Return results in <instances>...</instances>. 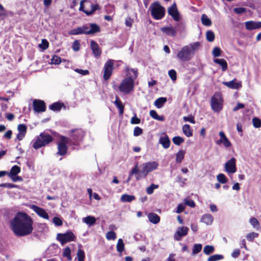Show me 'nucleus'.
<instances>
[{"mask_svg":"<svg viewBox=\"0 0 261 261\" xmlns=\"http://www.w3.org/2000/svg\"><path fill=\"white\" fill-rule=\"evenodd\" d=\"M148 218L149 221L153 224H157L160 222V217L155 213H151L148 215Z\"/></svg>","mask_w":261,"mask_h":261,"instance_id":"25","label":"nucleus"},{"mask_svg":"<svg viewBox=\"0 0 261 261\" xmlns=\"http://www.w3.org/2000/svg\"><path fill=\"white\" fill-rule=\"evenodd\" d=\"M168 74H169V76H170V77L171 78V79L173 81H175L176 80V72L174 70H173V69L170 70L168 71Z\"/></svg>","mask_w":261,"mask_h":261,"instance_id":"54","label":"nucleus"},{"mask_svg":"<svg viewBox=\"0 0 261 261\" xmlns=\"http://www.w3.org/2000/svg\"><path fill=\"white\" fill-rule=\"evenodd\" d=\"M31 208L40 217L47 220L49 219L48 214L43 208L35 205H32Z\"/></svg>","mask_w":261,"mask_h":261,"instance_id":"14","label":"nucleus"},{"mask_svg":"<svg viewBox=\"0 0 261 261\" xmlns=\"http://www.w3.org/2000/svg\"><path fill=\"white\" fill-rule=\"evenodd\" d=\"M222 84L226 87L232 89H239L242 87L241 83L240 82H237L236 79H233L229 82H223Z\"/></svg>","mask_w":261,"mask_h":261,"instance_id":"17","label":"nucleus"},{"mask_svg":"<svg viewBox=\"0 0 261 261\" xmlns=\"http://www.w3.org/2000/svg\"><path fill=\"white\" fill-rule=\"evenodd\" d=\"M246 29L252 30L261 28V21H248L245 23Z\"/></svg>","mask_w":261,"mask_h":261,"instance_id":"18","label":"nucleus"},{"mask_svg":"<svg viewBox=\"0 0 261 261\" xmlns=\"http://www.w3.org/2000/svg\"><path fill=\"white\" fill-rule=\"evenodd\" d=\"M221 50L218 47H215L212 51L213 55L215 57H219L221 55Z\"/></svg>","mask_w":261,"mask_h":261,"instance_id":"53","label":"nucleus"},{"mask_svg":"<svg viewBox=\"0 0 261 261\" xmlns=\"http://www.w3.org/2000/svg\"><path fill=\"white\" fill-rule=\"evenodd\" d=\"M168 14L173 17L174 20L178 21L179 20L180 16L175 3L173 4L172 5L168 8Z\"/></svg>","mask_w":261,"mask_h":261,"instance_id":"15","label":"nucleus"},{"mask_svg":"<svg viewBox=\"0 0 261 261\" xmlns=\"http://www.w3.org/2000/svg\"><path fill=\"white\" fill-rule=\"evenodd\" d=\"M75 236L71 231H67L65 233H58L57 239L60 242L62 245H64L68 242L73 241Z\"/></svg>","mask_w":261,"mask_h":261,"instance_id":"9","label":"nucleus"},{"mask_svg":"<svg viewBox=\"0 0 261 261\" xmlns=\"http://www.w3.org/2000/svg\"><path fill=\"white\" fill-rule=\"evenodd\" d=\"M58 151L57 153L60 155H65L67 150V146L66 144L63 143H59L58 145Z\"/></svg>","mask_w":261,"mask_h":261,"instance_id":"23","label":"nucleus"},{"mask_svg":"<svg viewBox=\"0 0 261 261\" xmlns=\"http://www.w3.org/2000/svg\"><path fill=\"white\" fill-rule=\"evenodd\" d=\"M63 255L66 257L68 260H71V250L69 247H66L64 249Z\"/></svg>","mask_w":261,"mask_h":261,"instance_id":"39","label":"nucleus"},{"mask_svg":"<svg viewBox=\"0 0 261 261\" xmlns=\"http://www.w3.org/2000/svg\"><path fill=\"white\" fill-rule=\"evenodd\" d=\"M74 71L77 73H79L84 75H87L89 74V71L87 70H83L77 68L74 69Z\"/></svg>","mask_w":261,"mask_h":261,"instance_id":"63","label":"nucleus"},{"mask_svg":"<svg viewBox=\"0 0 261 261\" xmlns=\"http://www.w3.org/2000/svg\"><path fill=\"white\" fill-rule=\"evenodd\" d=\"M106 237L108 240H114L116 238V234L113 231H110L106 233Z\"/></svg>","mask_w":261,"mask_h":261,"instance_id":"46","label":"nucleus"},{"mask_svg":"<svg viewBox=\"0 0 261 261\" xmlns=\"http://www.w3.org/2000/svg\"><path fill=\"white\" fill-rule=\"evenodd\" d=\"M202 249V245L200 244H196L194 245L192 253L193 254H197L200 252Z\"/></svg>","mask_w":261,"mask_h":261,"instance_id":"48","label":"nucleus"},{"mask_svg":"<svg viewBox=\"0 0 261 261\" xmlns=\"http://www.w3.org/2000/svg\"><path fill=\"white\" fill-rule=\"evenodd\" d=\"M20 168L17 165H15L11 168L10 172L8 173V175L9 177H12L13 175H16L20 172Z\"/></svg>","mask_w":261,"mask_h":261,"instance_id":"32","label":"nucleus"},{"mask_svg":"<svg viewBox=\"0 0 261 261\" xmlns=\"http://www.w3.org/2000/svg\"><path fill=\"white\" fill-rule=\"evenodd\" d=\"M63 106V104L59 102H56L49 106V108L51 110L54 111H60L62 107Z\"/></svg>","mask_w":261,"mask_h":261,"instance_id":"34","label":"nucleus"},{"mask_svg":"<svg viewBox=\"0 0 261 261\" xmlns=\"http://www.w3.org/2000/svg\"><path fill=\"white\" fill-rule=\"evenodd\" d=\"M100 31V27L95 23H90V26L83 25L76 29L72 30L69 34L77 35L79 34L91 35Z\"/></svg>","mask_w":261,"mask_h":261,"instance_id":"4","label":"nucleus"},{"mask_svg":"<svg viewBox=\"0 0 261 261\" xmlns=\"http://www.w3.org/2000/svg\"><path fill=\"white\" fill-rule=\"evenodd\" d=\"M84 2H86V1H82L80 3V7L79 8L80 11H83L85 14L87 15H90L93 14L96 10L99 9V6L98 4H90V6L91 7V10H84V5L83 3Z\"/></svg>","mask_w":261,"mask_h":261,"instance_id":"16","label":"nucleus"},{"mask_svg":"<svg viewBox=\"0 0 261 261\" xmlns=\"http://www.w3.org/2000/svg\"><path fill=\"white\" fill-rule=\"evenodd\" d=\"M80 43L77 40H75L73 42L72 45V48L74 51H78L80 49Z\"/></svg>","mask_w":261,"mask_h":261,"instance_id":"61","label":"nucleus"},{"mask_svg":"<svg viewBox=\"0 0 261 261\" xmlns=\"http://www.w3.org/2000/svg\"><path fill=\"white\" fill-rule=\"evenodd\" d=\"M135 196L128 194H123L121 196V201L123 202H130L135 199Z\"/></svg>","mask_w":261,"mask_h":261,"instance_id":"30","label":"nucleus"},{"mask_svg":"<svg viewBox=\"0 0 261 261\" xmlns=\"http://www.w3.org/2000/svg\"><path fill=\"white\" fill-rule=\"evenodd\" d=\"M76 255L78 261H84L85 254L84 251L83 250L79 249L77 250Z\"/></svg>","mask_w":261,"mask_h":261,"instance_id":"40","label":"nucleus"},{"mask_svg":"<svg viewBox=\"0 0 261 261\" xmlns=\"http://www.w3.org/2000/svg\"><path fill=\"white\" fill-rule=\"evenodd\" d=\"M185 206L184 204L180 203V204H179L177 207V210L176 211V213H180L181 212H182L184 210H185Z\"/></svg>","mask_w":261,"mask_h":261,"instance_id":"64","label":"nucleus"},{"mask_svg":"<svg viewBox=\"0 0 261 261\" xmlns=\"http://www.w3.org/2000/svg\"><path fill=\"white\" fill-rule=\"evenodd\" d=\"M82 221L85 223L87 224L89 226L94 225L96 222V219L92 216H89L83 218Z\"/></svg>","mask_w":261,"mask_h":261,"instance_id":"29","label":"nucleus"},{"mask_svg":"<svg viewBox=\"0 0 261 261\" xmlns=\"http://www.w3.org/2000/svg\"><path fill=\"white\" fill-rule=\"evenodd\" d=\"M159 166V164L155 162H148L143 164L141 165L142 169L140 173L136 177L137 180L140 179L142 177H145L148 173L156 170Z\"/></svg>","mask_w":261,"mask_h":261,"instance_id":"5","label":"nucleus"},{"mask_svg":"<svg viewBox=\"0 0 261 261\" xmlns=\"http://www.w3.org/2000/svg\"><path fill=\"white\" fill-rule=\"evenodd\" d=\"M212 109L216 112H219L222 109V99L219 93H215L211 99Z\"/></svg>","mask_w":261,"mask_h":261,"instance_id":"8","label":"nucleus"},{"mask_svg":"<svg viewBox=\"0 0 261 261\" xmlns=\"http://www.w3.org/2000/svg\"><path fill=\"white\" fill-rule=\"evenodd\" d=\"M185 121H189L193 124L195 123L194 118L193 116H185L183 118Z\"/></svg>","mask_w":261,"mask_h":261,"instance_id":"62","label":"nucleus"},{"mask_svg":"<svg viewBox=\"0 0 261 261\" xmlns=\"http://www.w3.org/2000/svg\"><path fill=\"white\" fill-rule=\"evenodd\" d=\"M215 250L214 247L212 245H206L203 248V252L206 255H210Z\"/></svg>","mask_w":261,"mask_h":261,"instance_id":"38","label":"nucleus"},{"mask_svg":"<svg viewBox=\"0 0 261 261\" xmlns=\"http://www.w3.org/2000/svg\"><path fill=\"white\" fill-rule=\"evenodd\" d=\"M246 11V8L242 7L235 8L233 9V11L237 14H242L245 12Z\"/></svg>","mask_w":261,"mask_h":261,"instance_id":"59","label":"nucleus"},{"mask_svg":"<svg viewBox=\"0 0 261 261\" xmlns=\"http://www.w3.org/2000/svg\"><path fill=\"white\" fill-rule=\"evenodd\" d=\"M33 105L34 110L36 112H43L45 111V104L42 100L35 99L34 100Z\"/></svg>","mask_w":261,"mask_h":261,"instance_id":"12","label":"nucleus"},{"mask_svg":"<svg viewBox=\"0 0 261 261\" xmlns=\"http://www.w3.org/2000/svg\"><path fill=\"white\" fill-rule=\"evenodd\" d=\"M142 129L138 126H137L136 127H135L134 128V133H133V134H134V136H138L139 135H140L141 134H142Z\"/></svg>","mask_w":261,"mask_h":261,"instance_id":"56","label":"nucleus"},{"mask_svg":"<svg viewBox=\"0 0 261 261\" xmlns=\"http://www.w3.org/2000/svg\"><path fill=\"white\" fill-rule=\"evenodd\" d=\"M214 62L220 65L223 71H225L227 68V63L226 61L223 59H216L214 60Z\"/></svg>","mask_w":261,"mask_h":261,"instance_id":"28","label":"nucleus"},{"mask_svg":"<svg viewBox=\"0 0 261 261\" xmlns=\"http://www.w3.org/2000/svg\"><path fill=\"white\" fill-rule=\"evenodd\" d=\"M140 119L138 118L135 115L130 120V123L133 124H138L140 123Z\"/></svg>","mask_w":261,"mask_h":261,"instance_id":"58","label":"nucleus"},{"mask_svg":"<svg viewBox=\"0 0 261 261\" xmlns=\"http://www.w3.org/2000/svg\"><path fill=\"white\" fill-rule=\"evenodd\" d=\"M114 62L112 60H109L106 63L104 66V73L103 78L105 80H108L110 79L112 75V71L113 69Z\"/></svg>","mask_w":261,"mask_h":261,"instance_id":"10","label":"nucleus"},{"mask_svg":"<svg viewBox=\"0 0 261 261\" xmlns=\"http://www.w3.org/2000/svg\"><path fill=\"white\" fill-rule=\"evenodd\" d=\"M114 104L119 109L120 115H122L124 112V106L122 102L119 99H118V97H116V99L114 101Z\"/></svg>","mask_w":261,"mask_h":261,"instance_id":"33","label":"nucleus"},{"mask_svg":"<svg viewBox=\"0 0 261 261\" xmlns=\"http://www.w3.org/2000/svg\"><path fill=\"white\" fill-rule=\"evenodd\" d=\"M183 133L187 137H190L193 136V129L189 124H185L182 127Z\"/></svg>","mask_w":261,"mask_h":261,"instance_id":"24","label":"nucleus"},{"mask_svg":"<svg viewBox=\"0 0 261 261\" xmlns=\"http://www.w3.org/2000/svg\"><path fill=\"white\" fill-rule=\"evenodd\" d=\"M161 30L163 33H165L166 35L173 37L175 36L177 33L176 29L172 25L161 28Z\"/></svg>","mask_w":261,"mask_h":261,"instance_id":"20","label":"nucleus"},{"mask_svg":"<svg viewBox=\"0 0 261 261\" xmlns=\"http://www.w3.org/2000/svg\"><path fill=\"white\" fill-rule=\"evenodd\" d=\"M167 101L166 97H160L154 101V105L158 108H162L164 104Z\"/></svg>","mask_w":261,"mask_h":261,"instance_id":"31","label":"nucleus"},{"mask_svg":"<svg viewBox=\"0 0 261 261\" xmlns=\"http://www.w3.org/2000/svg\"><path fill=\"white\" fill-rule=\"evenodd\" d=\"M199 47L200 43L198 42H194L184 46L178 52L177 58L182 62L189 61L193 57Z\"/></svg>","mask_w":261,"mask_h":261,"instance_id":"3","label":"nucleus"},{"mask_svg":"<svg viewBox=\"0 0 261 261\" xmlns=\"http://www.w3.org/2000/svg\"><path fill=\"white\" fill-rule=\"evenodd\" d=\"M125 73L126 77L121 81L119 90L124 94H128L134 91L135 80L138 76V70L126 67Z\"/></svg>","mask_w":261,"mask_h":261,"instance_id":"2","label":"nucleus"},{"mask_svg":"<svg viewBox=\"0 0 261 261\" xmlns=\"http://www.w3.org/2000/svg\"><path fill=\"white\" fill-rule=\"evenodd\" d=\"M33 220L26 213H18L11 221L12 229L17 236H25L31 233L33 230Z\"/></svg>","mask_w":261,"mask_h":261,"instance_id":"1","label":"nucleus"},{"mask_svg":"<svg viewBox=\"0 0 261 261\" xmlns=\"http://www.w3.org/2000/svg\"><path fill=\"white\" fill-rule=\"evenodd\" d=\"M149 10L150 11L151 16L156 20L162 19L165 15V8L157 2L150 6Z\"/></svg>","mask_w":261,"mask_h":261,"instance_id":"7","label":"nucleus"},{"mask_svg":"<svg viewBox=\"0 0 261 261\" xmlns=\"http://www.w3.org/2000/svg\"><path fill=\"white\" fill-rule=\"evenodd\" d=\"M185 152L182 150H180L177 152L176 155V162L180 163L183 160L185 156Z\"/></svg>","mask_w":261,"mask_h":261,"instance_id":"36","label":"nucleus"},{"mask_svg":"<svg viewBox=\"0 0 261 261\" xmlns=\"http://www.w3.org/2000/svg\"><path fill=\"white\" fill-rule=\"evenodd\" d=\"M219 135L220 137V139L216 142L217 144H222L226 148H228L231 146V143L226 137L224 133L221 131L219 133Z\"/></svg>","mask_w":261,"mask_h":261,"instance_id":"13","label":"nucleus"},{"mask_svg":"<svg viewBox=\"0 0 261 261\" xmlns=\"http://www.w3.org/2000/svg\"><path fill=\"white\" fill-rule=\"evenodd\" d=\"M159 143L161 144L163 147L167 149L170 147V141L168 136L166 134H163L159 139Z\"/></svg>","mask_w":261,"mask_h":261,"instance_id":"19","label":"nucleus"},{"mask_svg":"<svg viewBox=\"0 0 261 261\" xmlns=\"http://www.w3.org/2000/svg\"><path fill=\"white\" fill-rule=\"evenodd\" d=\"M213 220V217L210 214H206L202 216L200 222L204 223L207 225H210L212 224Z\"/></svg>","mask_w":261,"mask_h":261,"instance_id":"22","label":"nucleus"},{"mask_svg":"<svg viewBox=\"0 0 261 261\" xmlns=\"http://www.w3.org/2000/svg\"><path fill=\"white\" fill-rule=\"evenodd\" d=\"M19 133H21L23 134L27 133V127L25 124H20L18 125L17 127Z\"/></svg>","mask_w":261,"mask_h":261,"instance_id":"51","label":"nucleus"},{"mask_svg":"<svg viewBox=\"0 0 261 261\" xmlns=\"http://www.w3.org/2000/svg\"><path fill=\"white\" fill-rule=\"evenodd\" d=\"M117 251L119 253H121L124 249V244L123 241L121 239H119L118 240V242L116 245Z\"/></svg>","mask_w":261,"mask_h":261,"instance_id":"37","label":"nucleus"},{"mask_svg":"<svg viewBox=\"0 0 261 261\" xmlns=\"http://www.w3.org/2000/svg\"><path fill=\"white\" fill-rule=\"evenodd\" d=\"M184 202L186 205H187L191 207H194L195 206V203L193 200L185 199Z\"/></svg>","mask_w":261,"mask_h":261,"instance_id":"57","label":"nucleus"},{"mask_svg":"<svg viewBox=\"0 0 261 261\" xmlns=\"http://www.w3.org/2000/svg\"><path fill=\"white\" fill-rule=\"evenodd\" d=\"M90 46L94 55L95 57H99L101 52L98 44L95 41L92 40L90 42Z\"/></svg>","mask_w":261,"mask_h":261,"instance_id":"21","label":"nucleus"},{"mask_svg":"<svg viewBox=\"0 0 261 261\" xmlns=\"http://www.w3.org/2000/svg\"><path fill=\"white\" fill-rule=\"evenodd\" d=\"M159 188L158 185L151 184L149 187L147 188L146 189V193L149 194H152L153 193V191L154 189H158Z\"/></svg>","mask_w":261,"mask_h":261,"instance_id":"45","label":"nucleus"},{"mask_svg":"<svg viewBox=\"0 0 261 261\" xmlns=\"http://www.w3.org/2000/svg\"><path fill=\"white\" fill-rule=\"evenodd\" d=\"M172 141L176 145H179L184 142V139L179 136H175L173 138Z\"/></svg>","mask_w":261,"mask_h":261,"instance_id":"47","label":"nucleus"},{"mask_svg":"<svg viewBox=\"0 0 261 261\" xmlns=\"http://www.w3.org/2000/svg\"><path fill=\"white\" fill-rule=\"evenodd\" d=\"M258 236V234L256 232H251L250 233H248L247 236L246 238L249 241H252L253 239L255 238H257Z\"/></svg>","mask_w":261,"mask_h":261,"instance_id":"52","label":"nucleus"},{"mask_svg":"<svg viewBox=\"0 0 261 261\" xmlns=\"http://www.w3.org/2000/svg\"><path fill=\"white\" fill-rule=\"evenodd\" d=\"M53 222L57 226H61L63 223L62 220L59 218L57 217L54 218Z\"/></svg>","mask_w":261,"mask_h":261,"instance_id":"60","label":"nucleus"},{"mask_svg":"<svg viewBox=\"0 0 261 261\" xmlns=\"http://www.w3.org/2000/svg\"><path fill=\"white\" fill-rule=\"evenodd\" d=\"M72 132L74 133L73 138L74 140H80L83 138L84 135V132L81 129L72 130Z\"/></svg>","mask_w":261,"mask_h":261,"instance_id":"27","label":"nucleus"},{"mask_svg":"<svg viewBox=\"0 0 261 261\" xmlns=\"http://www.w3.org/2000/svg\"><path fill=\"white\" fill-rule=\"evenodd\" d=\"M201 22L205 26H210L212 24V21L205 14H203L201 16Z\"/></svg>","mask_w":261,"mask_h":261,"instance_id":"35","label":"nucleus"},{"mask_svg":"<svg viewBox=\"0 0 261 261\" xmlns=\"http://www.w3.org/2000/svg\"><path fill=\"white\" fill-rule=\"evenodd\" d=\"M250 223L251 225L254 227L257 230L259 229V223L258 220L255 218H252L250 219Z\"/></svg>","mask_w":261,"mask_h":261,"instance_id":"43","label":"nucleus"},{"mask_svg":"<svg viewBox=\"0 0 261 261\" xmlns=\"http://www.w3.org/2000/svg\"><path fill=\"white\" fill-rule=\"evenodd\" d=\"M206 38L208 42H213L215 39V34L212 31H208L206 33Z\"/></svg>","mask_w":261,"mask_h":261,"instance_id":"44","label":"nucleus"},{"mask_svg":"<svg viewBox=\"0 0 261 261\" xmlns=\"http://www.w3.org/2000/svg\"><path fill=\"white\" fill-rule=\"evenodd\" d=\"M253 125L255 128H259L261 126V120L257 118L252 119Z\"/></svg>","mask_w":261,"mask_h":261,"instance_id":"49","label":"nucleus"},{"mask_svg":"<svg viewBox=\"0 0 261 261\" xmlns=\"http://www.w3.org/2000/svg\"><path fill=\"white\" fill-rule=\"evenodd\" d=\"M48 46L49 43L45 39H42L41 41V43L39 45V47L44 50L46 49L48 47Z\"/></svg>","mask_w":261,"mask_h":261,"instance_id":"50","label":"nucleus"},{"mask_svg":"<svg viewBox=\"0 0 261 261\" xmlns=\"http://www.w3.org/2000/svg\"><path fill=\"white\" fill-rule=\"evenodd\" d=\"M236 160L234 158H232L228 161H227L224 166L225 170L228 173H234L237 171Z\"/></svg>","mask_w":261,"mask_h":261,"instance_id":"11","label":"nucleus"},{"mask_svg":"<svg viewBox=\"0 0 261 261\" xmlns=\"http://www.w3.org/2000/svg\"><path fill=\"white\" fill-rule=\"evenodd\" d=\"M224 258V256L220 254H215L210 256L207 258V261H218L219 260H221Z\"/></svg>","mask_w":261,"mask_h":261,"instance_id":"41","label":"nucleus"},{"mask_svg":"<svg viewBox=\"0 0 261 261\" xmlns=\"http://www.w3.org/2000/svg\"><path fill=\"white\" fill-rule=\"evenodd\" d=\"M217 180L221 184H225L227 182V178L223 173H220L217 176Z\"/></svg>","mask_w":261,"mask_h":261,"instance_id":"42","label":"nucleus"},{"mask_svg":"<svg viewBox=\"0 0 261 261\" xmlns=\"http://www.w3.org/2000/svg\"><path fill=\"white\" fill-rule=\"evenodd\" d=\"M52 141L53 138L50 135L42 133H41L34 141L33 147L34 149H37L46 146Z\"/></svg>","mask_w":261,"mask_h":261,"instance_id":"6","label":"nucleus"},{"mask_svg":"<svg viewBox=\"0 0 261 261\" xmlns=\"http://www.w3.org/2000/svg\"><path fill=\"white\" fill-rule=\"evenodd\" d=\"M61 62V58L57 56H54L51 60V64H59Z\"/></svg>","mask_w":261,"mask_h":261,"instance_id":"55","label":"nucleus"},{"mask_svg":"<svg viewBox=\"0 0 261 261\" xmlns=\"http://www.w3.org/2000/svg\"><path fill=\"white\" fill-rule=\"evenodd\" d=\"M189 228L186 226L179 227L177 228L176 234L179 237L185 236Z\"/></svg>","mask_w":261,"mask_h":261,"instance_id":"26","label":"nucleus"}]
</instances>
